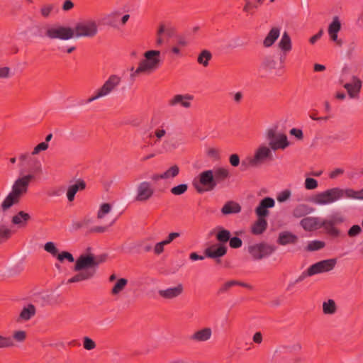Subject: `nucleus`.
<instances>
[{
	"instance_id": "nucleus-1",
	"label": "nucleus",
	"mask_w": 363,
	"mask_h": 363,
	"mask_svg": "<svg viewBox=\"0 0 363 363\" xmlns=\"http://www.w3.org/2000/svg\"><path fill=\"white\" fill-rule=\"evenodd\" d=\"M44 250L56 258L60 263L74 262L73 270L79 273L68 279L67 283L80 282L92 279L99 265L106 259V255L96 256L92 253H83L74 260L72 254L67 251H60L53 242H48L44 245Z\"/></svg>"
},
{
	"instance_id": "nucleus-2",
	"label": "nucleus",
	"mask_w": 363,
	"mask_h": 363,
	"mask_svg": "<svg viewBox=\"0 0 363 363\" xmlns=\"http://www.w3.org/2000/svg\"><path fill=\"white\" fill-rule=\"evenodd\" d=\"M34 179L31 174H21L13 182L10 191L0 203V211H9L13 206L18 205L22 198L28 192L29 186Z\"/></svg>"
},
{
	"instance_id": "nucleus-3",
	"label": "nucleus",
	"mask_w": 363,
	"mask_h": 363,
	"mask_svg": "<svg viewBox=\"0 0 363 363\" xmlns=\"http://www.w3.org/2000/svg\"><path fill=\"white\" fill-rule=\"evenodd\" d=\"M162 62L161 52L157 50H150L144 52L143 58L139 62L136 69H130V78L135 79L141 74H151L155 72Z\"/></svg>"
},
{
	"instance_id": "nucleus-4",
	"label": "nucleus",
	"mask_w": 363,
	"mask_h": 363,
	"mask_svg": "<svg viewBox=\"0 0 363 363\" xmlns=\"http://www.w3.org/2000/svg\"><path fill=\"white\" fill-rule=\"evenodd\" d=\"M345 198V189L333 187L319 191L310 198V201L318 206H328Z\"/></svg>"
},
{
	"instance_id": "nucleus-5",
	"label": "nucleus",
	"mask_w": 363,
	"mask_h": 363,
	"mask_svg": "<svg viewBox=\"0 0 363 363\" xmlns=\"http://www.w3.org/2000/svg\"><path fill=\"white\" fill-rule=\"evenodd\" d=\"M72 30L74 38H92L99 32V24L93 18L83 19L76 23Z\"/></svg>"
},
{
	"instance_id": "nucleus-6",
	"label": "nucleus",
	"mask_w": 363,
	"mask_h": 363,
	"mask_svg": "<svg viewBox=\"0 0 363 363\" xmlns=\"http://www.w3.org/2000/svg\"><path fill=\"white\" fill-rule=\"evenodd\" d=\"M121 82V78L116 74H111L104 82L103 85L96 89L94 94L87 99L88 103L109 95L117 89Z\"/></svg>"
},
{
	"instance_id": "nucleus-7",
	"label": "nucleus",
	"mask_w": 363,
	"mask_h": 363,
	"mask_svg": "<svg viewBox=\"0 0 363 363\" xmlns=\"http://www.w3.org/2000/svg\"><path fill=\"white\" fill-rule=\"evenodd\" d=\"M153 135L155 138L154 145H160V152H169L175 149V145L172 141L167 138L168 136V128L164 125H162L156 128L153 131Z\"/></svg>"
},
{
	"instance_id": "nucleus-8",
	"label": "nucleus",
	"mask_w": 363,
	"mask_h": 363,
	"mask_svg": "<svg viewBox=\"0 0 363 363\" xmlns=\"http://www.w3.org/2000/svg\"><path fill=\"white\" fill-rule=\"evenodd\" d=\"M193 184L199 193L213 190L217 184L213 170L208 169L201 172Z\"/></svg>"
},
{
	"instance_id": "nucleus-9",
	"label": "nucleus",
	"mask_w": 363,
	"mask_h": 363,
	"mask_svg": "<svg viewBox=\"0 0 363 363\" xmlns=\"http://www.w3.org/2000/svg\"><path fill=\"white\" fill-rule=\"evenodd\" d=\"M275 250L274 246L266 242L254 243L247 247L248 253L255 260H260L270 256Z\"/></svg>"
},
{
	"instance_id": "nucleus-10",
	"label": "nucleus",
	"mask_w": 363,
	"mask_h": 363,
	"mask_svg": "<svg viewBox=\"0 0 363 363\" xmlns=\"http://www.w3.org/2000/svg\"><path fill=\"white\" fill-rule=\"evenodd\" d=\"M155 194V188L150 182L144 180L139 182L135 187V200L145 203L150 200Z\"/></svg>"
},
{
	"instance_id": "nucleus-11",
	"label": "nucleus",
	"mask_w": 363,
	"mask_h": 363,
	"mask_svg": "<svg viewBox=\"0 0 363 363\" xmlns=\"http://www.w3.org/2000/svg\"><path fill=\"white\" fill-rule=\"evenodd\" d=\"M266 138L269 141V146L274 151L284 150L290 145L288 138L285 134L276 133L272 129L267 132Z\"/></svg>"
},
{
	"instance_id": "nucleus-12",
	"label": "nucleus",
	"mask_w": 363,
	"mask_h": 363,
	"mask_svg": "<svg viewBox=\"0 0 363 363\" xmlns=\"http://www.w3.org/2000/svg\"><path fill=\"white\" fill-rule=\"evenodd\" d=\"M272 149L264 143L259 145L254 152L252 157L247 158L248 164L251 167H257L271 157Z\"/></svg>"
},
{
	"instance_id": "nucleus-13",
	"label": "nucleus",
	"mask_w": 363,
	"mask_h": 363,
	"mask_svg": "<svg viewBox=\"0 0 363 363\" xmlns=\"http://www.w3.org/2000/svg\"><path fill=\"white\" fill-rule=\"evenodd\" d=\"M72 28L69 26H56L47 29L46 36L50 39L68 40L74 38Z\"/></svg>"
},
{
	"instance_id": "nucleus-14",
	"label": "nucleus",
	"mask_w": 363,
	"mask_h": 363,
	"mask_svg": "<svg viewBox=\"0 0 363 363\" xmlns=\"http://www.w3.org/2000/svg\"><path fill=\"white\" fill-rule=\"evenodd\" d=\"M362 81L357 75H352L349 82H346L343 87L351 99H359L362 88Z\"/></svg>"
},
{
	"instance_id": "nucleus-15",
	"label": "nucleus",
	"mask_w": 363,
	"mask_h": 363,
	"mask_svg": "<svg viewBox=\"0 0 363 363\" xmlns=\"http://www.w3.org/2000/svg\"><path fill=\"white\" fill-rule=\"evenodd\" d=\"M336 264V259H328L320 261L312 264L307 269V275L313 276L315 274L328 272L331 271Z\"/></svg>"
},
{
	"instance_id": "nucleus-16",
	"label": "nucleus",
	"mask_w": 363,
	"mask_h": 363,
	"mask_svg": "<svg viewBox=\"0 0 363 363\" xmlns=\"http://www.w3.org/2000/svg\"><path fill=\"white\" fill-rule=\"evenodd\" d=\"M300 225L306 232H314L326 225V220L317 216H308L302 218Z\"/></svg>"
},
{
	"instance_id": "nucleus-17",
	"label": "nucleus",
	"mask_w": 363,
	"mask_h": 363,
	"mask_svg": "<svg viewBox=\"0 0 363 363\" xmlns=\"http://www.w3.org/2000/svg\"><path fill=\"white\" fill-rule=\"evenodd\" d=\"M342 23L337 16H333L332 21L328 26V34L330 40L338 46H342L343 41L339 38L338 33L341 30Z\"/></svg>"
},
{
	"instance_id": "nucleus-18",
	"label": "nucleus",
	"mask_w": 363,
	"mask_h": 363,
	"mask_svg": "<svg viewBox=\"0 0 363 363\" xmlns=\"http://www.w3.org/2000/svg\"><path fill=\"white\" fill-rule=\"evenodd\" d=\"M184 291V285L179 283L174 286L159 290L160 297L166 300H172L181 296Z\"/></svg>"
},
{
	"instance_id": "nucleus-19",
	"label": "nucleus",
	"mask_w": 363,
	"mask_h": 363,
	"mask_svg": "<svg viewBox=\"0 0 363 363\" xmlns=\"http://www.w3.org/2000/svg\"><path fill=\"white\" fill-rule=\"evenodd\" d=\"M213 331L209 327L201 328L195 330L189 337V340L194 342H205L212 337Z\"/></svg>"
},
{
	"instance_id": "nucleus-20",
	"label": "nucleus",
	"mask_w": 363,
	"mask_h": 363,
	"mask_svg": "<svg viewBox=\"0 0 363 363\" xmlns=\"http://www.w3.org/2000/svg\"><path fill=\"white\" fill-rule=\"evenodd\" d=\"M194 96L189 94H176L169 101L171 106L179 105L184 108H190L191 107Z\"/></svg>"
},
{
	"instance_id": "nucleus-21",
	"label": "nucleus",
	"mask_w": 363,
	"mask_h": 363,
	"mask_svg": "<svg viewBox=\"0 0 363 363\" xmlns=\"http://www.w3.org/2000/svg\"><path fill=\"white\" fill-rule=\"evenodd\" d=\"M275 201L271 197H265L260 201L255 208V213L257 217L265 218L269 215V209L274 207Z\"/></svg>"
},
{
	"instance_id": "nucleus-22",
	"label": "nucleus",
	"mask_w": 363,
	"mask_h": 363,
	"mask_svg": "<svg viewBox=\"0 0 363 363\" xmlns=\"http://www.w3.org/2000/svg\"><path fill=\"white\" fill-rule=\"evenodd\" d=\"M281 35V28L277 26L272 27L262 40L263 48L268 49L272 48L279 39Z\"/></svg>"
},
{
	"instance_id": "nucleus-23",
	"label": "nucleus",
	"mask_w": 363,
	"mask_h": 363,
	"mask_svg": "<svg viewBox=\"0 0 363 363\" xmlns=\"http://www.w3.org/2000/svg\"><path fill=\"white\" fill-rule=\"evenodd\" d=\"M277 48L281 54L287 55L293 50V42L289 34L284 31L278 41Z\"/></svg>"
},
{
	"instance_id": "nucleus-24",
	"label": "nucleus",
	"mask_w": 363,
	"mask_h": 363,
	"mask_svg": "<svg viewBox=\"0 0 363 363\" xmlns=\"http://www.w3.org/2000/svg\"><path fill=\"white\" fill-rule=\"evenodd\" d=\"M31 215L26 212L25 211L21 210L17 211L11 217V223L18 228H25L31 220Z\"/></svg>"
},
{
	"instance_id": "nucleus-25",
	"label": "nucleus",
	"mask_w": 363,
	"mask_h": 363,
	"mask_svg": "<svg viewBox=\"0 0 363 363\" xmlns=\"http://www.w3.org/2000/svg\"><path fill=\"white\" fill-rule=\"evenodd\" d=\"M188 44V40L185 37H177L175 43L173 44L169 49L170 54L174 57H182L184 56L183 50Z\"/></svg>"
},
{
	"instance_id": "nucleus-26",
	"label": "nucleus",
	"mask_w": 363,
	"mask_h": 363,
	"mask_svg": "<svg viewBox=\"0 0 363 363\" xmlns=\"http://www.w3.org/2000/svg\"><path fill=\"white\" fill-rule=\"evenodd\" d=\"M86 188V183L82 179H77L72 182L67 187L66 196L69 202L74 199L75 194L80 191H83Z\"/></svg>"
},
{
	"instance_id": "nucleus-27",
	"label": "nucleus",
	"mask_w": 363,
	"mask_h": 363,
	"mask_svg": "<svg viewBox=\"0 0 363 363\" xmlns=\"http://www.w3.org/2000/svg\"><path fill=\"white\" fill-rule=\"evenodd\" d=\"M227 251L226 247L221 244H216L208 247L205 253L208 257L210 258H219L225 255Z\"/></svg>"
},
{
	"instance_id": "nucleus-28",
	"label": "nucleus",
	"mask_w": 363,
	"mask_h": 363,
	"mask_svg": "<svg viewBox=\"0 0 363 363\" xmlns=\"http://www.w3.org/2000/svg\"><path fill=\"white\" fill-rule=\"evenodd\" d=\"M345 220L342 216L339 213L334 214L330 220H326V225L325 228L328 232L333 235H338L339 231L333 227L334 225L343 223Z\"/></svg>"
},
{
	"instance_id": "nucleus-29",
	"label": "nucleus",
	"mask_w": 363,
	"mask_h": 363,
	"mask_svg": "<svg viewBox=\"0 0 363 363\" xmlns=\"http://www.w3.org/2000/svg\"><path fill=\"white\" fill-rule=\"evenodd\" d=\"M128 281L125 278H119L114 282L111 289V294L113 297H118L126 289Z\"/></svg>"
},
{
	"instance_id": "nucleus-30",
	"label": "nucleus",
	"mask_w": 363,
	"mask_h": 363,
	"mask_svg": "<svg viewBox=\"0 0 363 363\" xmlns=\"http://www.w3.org/2000/svg\"><path fill=\"white\" fill-rule=\"evenodd\" d=\"M277 241L281 245L296 244L298 241V237L291 232L283 231L279 233Z\"/></svg>"
},
{
	"instance_id": "nucleus-31",
	"label": "nucleus",
	"mask_w": 363,
	"mask_h": 363,
	"mask_svg": "<svg viewBox=\"0 0 363 363\" xmlns=\"http://www.w3.org/2000/svg\"><path fill=\"white\" fill-rule=\"evenodd\" d=\"M313 208L306 203H300L293 209L292 215L294 218H298L311 213Z\"/></svg>"
},
{
	"instance_id": "nucleus-32",
	"label": "nucleus",
	"mask_w": 363,
	"mask_h": 363,
	"mask_svg": "<svg viewBox=\"0 0 363 363\" xmlns=\"http://www.w3.org/2000/svg\"><path fill=\"white\" fill-rule=\"evenodd\" d=\"M267 227V222L265 218L257 217V220L251 227V232L254 235H261Z\"/></svg>"
},
{
	"instance_id": "nucleus-33",
	"label": "nucleus",
	"mask_w": 363,
	"mask_h": 363,
	"mask_svg": "<svg viewBox=\"0 0 363 363\" xmlns=\"http://www.w3.org/2000/svg\"><path fill=\"white\" fill-rule=\"evenodd\" d=\"M35 314V308L33 305H28L25 306L21 311L18 320L21 322L27 321L33 318Z\"/></svg>"
},
{
	"instance_id": "nucleus-34",
	"label": "nucleus",
	"mask_w": 363,
	"mask_h": 363,
	"mask_svg": "<svg viewBox=\"0 0 363 363\" xmlns=\"http://www.w3.org/2000/svg\"><path fill=\"white\" fill-rule=\"evenodd\" d=\"M322 308L323 314L327 315H333L337 311V304L333 299H328L323 301Z\"/></svg>"
},
{
	"instance_id": "nucleus-35",
	"label": "nucleus",
	"mask_w": 363,
	"mask_h": 363,
	"mask_svg": "<svg viewBox=\"0 0 363 363\" xmlns=\"http://www.w3.org/2000/svg\"><path fill=\"white\" fill-rule=\"evenodd\" d=\"M6 337L9 338L12 342V345L10 347L16 346L17 344H20L23 342L26 337L27 333L26 331L22 330H15L12 334V337L5 336Z\"/></svg>"
},
{
	"instance_id": "nucleus-36",
	"label": "nucleus",
	"mask_w": 363,
	"mask_h": 363,
	"mask_svg": "<svg viewBox=\"0 0 363 363\" xmlns=\"http://www.w3.org/2000/svg\"><path fill=\"white\" fill-rule=\"evenodd\" d=\"M157 29L160 31V33L164 35V38L168 40L173 37L175 33V30L173 26H172L168 23H161L158 25Z\"/></svg>"
},
{
	"instance_id": "nucleus-37",
	"label": "nucleus",
	"mask_w": 363,
	"mask_h": 363,
	"mask_svg": "<svg viewBox=\"0 0 363 363\" xmlns=\"http://www.w3.org/2000/svg\"><path fill=\"white\" fill-rule=\"evenodd\" d=\"M241 211V206L239 203L233 201L226 203L222 208L221 212L225 214L238 213Z\"/></svg>"
},
{
	"instance_id": "nucleus-38",
	"label": "nucleus",
	"mask_w": 363,
	"mask_h": 363,
	"mask_svg": "<svg viewBox=\"0 0 363 363\" xmlns=\"http://www.w3.org/2000/svg\"><path fill=\"white\" fill-rule=\"evenodd\" d=\"M112 206L111 204L104 203L100 205L97 211V219L100 221H104L111 213Z\"/></svg>"
},
{
	"instance_id": "nucleus-39",
	"label": "nucleus",
	"mask_w": 363,
	"mask_h": 363,
	"mask_svg": "<svg viewBox=\"0 0 363 363\" xmlns=\"http://www.w3.org/2000/svg\"><path fill=\"white\" fill-rule=\"evenodd\" d=\"M212 58V54L207 50H202L198 55L197 62L203 67H207Z\"/></svg>"
},
{
	"instance_id": "nucleus-40",
	"label": "nucleus",
	"mask_w": 363,
	"mask_h": 363,
	"mask_svg": "<svg viewBox=\"0 0 363 363\" xmlns=\"http://www.w3.org/2000/svg\"><path fill=\"white\" fill-rule=\"evenodd\" d=\"M212 170L214 174V179L216 182L218 180H223L228 178L230 175L229 170L226 167H216Z\"/></svg>"
},
{
	"instance_id": "nucleus-41",
	"label": "nucleus",
	"mask_w": 363,
	"mask_h": 363,
	"mask_svg": "<svg viewBox=\"0 0 363 363\" xmlns=\"http://www.w3.org/2000/svg\"><path fill=\"white\" fill-rule=\"evenodd\" d=\"M345 198L354 200H363V188L356 191L351 188H345Z\"/></svg>"
},
{
	"instance_id": "nucleus-42",
	"label": "nucleus",
	"mask_w": 363,
	"mask_h": 363,
	"mask_svg": "<svg viewBox=\"0 0 363 363\" xmlns=\"http://www.w3.org/2000/svg\"><path fill=\"white\" fill-rule=\"evenodd\" d=\"M277 65L276 60L270 56L266 57L262 62L261 67L267 71L275 69Z\"/></svg>"
},
{
	"instance_id": "nucleus-43",
	"label": "nucleus",
	"mask_w": 363,
	"mask_h": 363,
	"mask_svg": "<svg viewBox=\"0 0 363 363\" xmlns=\"http://www.w3.org/2000/svg\"><path fill=\"white\" fill-rule=\"evenodd\" d=\"M179 173V167L174 164L166 169L163 174L164 180H172Z\"/></svg>"
},
{
	"instance_id": "nucleus-44",
	"label": "nucleus",
	"mask_w": 363,
	"mask_h": 363,
	"mask_svg": "<svg viewBox=\"0 0 363 363\" xmlns=\"http://www.w3.org/2000/svg\"><path fill=\"white\" fill-rule=\"evenodd\" d=\"M325 246V243L323 240H314L309 241L306 246V250L308 252H313L321 250L324 248Z\"/></svg>"
},
{
	"instance_id": "nucleus-45",
	"label": "nucleus",
	"mask_w": 363,
	"mask_h": 363,
	"mask_svg": "<svg viewBox=\"0 0 363 363\" xmlns=\"http://www.w3.org/2000/svg\"><path fill=\"white\" fill-rule=\"evenodd\" d=\"M234 286H242L249 288V289L252 288V286L250 284H247L246 283L240 282V281H238L235 280H230V281H228L224 283L221 286V287L220 289V291L225 292V291H228L230 288H231Z\"/></svg>"
},
{
	"instance_id": "nucleus-46",
	"label": "nucleus",
	"mask_w": 363,
	"mask_h": 363,
	"mask_svg": "<svg viewBox=\"0 0 363 363\" xmlns=\"http://www.w3.org/2000/svg\"><path fill=\"white\" fill-rule=\"evenodd\" d=\"M230 233L229 230L219 228L216 234V238L218 241L226 242L230 240Z\"/></svg>"
},
{
	"instance_id": "nucleus-47",
	"label": "nucleus",
	"mask_w": 363,
	"mask_h": 363,
	"mask_svg": "<svg viewBox=\"0 0 363 363\" xmlns=\"http://www.w3.org/2000/svg\"><path fill=\"white\" fill-rule=\"evenodd\" d=\"M120 16L119 11H113L107 13L105 18L108 21V24L111 26H116L118 16Z\"/></svg>"
},
{
	"instance_id": "nucleus-48",
	"label": "nucleus",
	"mask_w": 363,
	"mask_h": 363,
	"mask_svg": "<svg viewBox=\"0 0 363 363\" xmlns=\"http://www.w3.org/2000/svg\"><path fill=\"white\" fill-rule=\"evenodd\" d=\"M54 9V5L52 4L43 5L40 9V13L44 18H49Z\"/></svg>"
},
{
	"instance_id": "nucleus-49",
	"label": "nucleus",
	"mask_w": 363,
	"mask_h": 363,
	"mask_svg": "<svg viewBox=\"0 0 363 363\" xmlns=\"http://www.w3.org/2000/svg\"><path fill=\"white\" fill-rule=\"evenodd\" d=\"M188 189V185L186 184H181L170 189V192L174 196H179L184 194Z\"/></svg>"
},
{
	"instance_id": "nucleus-50",
	"label": "nucleus",
	"mask_w": 363,
	"mask_h": 363,
	"mask_svg": "<svg viewBox=\"0 0 363 363\" xmlns=\"http://www.w3.org/2000/svg\"><path fill=\"white\" fill-rule=\"evenodd\" d=\"M318 186V182L312 177H306L304 182V187L306 190H315Z\"/></svg>"
},
{
	"instance_id": "nucleus-51",
	"label": "nucleus",
	"mask_w": 363,
	"mask_h": 363,
	"mask_svg": "<svg viewBox=\"0 0 363 363\" xmlns=\"http://www.w3.org/2000/svg\"><path fill=\"white\" fill-rule=\"evenodd\" d=\"M49 148V144L47 142H42L34 147L31 155L35 156L39 155L41 152H45Z\"/></svg>"
},
{
	"instance_id": "nucleus-52",
	"label": "nucleus",
	"mask_w": 363,
	"mask_h": 363,
	"mask_svg": "<svg viewBox=\"0 0 363 363\" xmlns=\"http://www.w3.org/2000/svg\"><path fill=\"white\" fill-rule=\"evenodd\" d=\"M291 196V191L289 189H284L280 191L277 196V200L279 203L285 202L290 199Z\"/></svg>"
},
{
	"instance_id": "nucleus-53",
	"label": "nucleus",
	"mask_w": 363,
	"mask_h": 363,
	"mask_svg": "<svg viewBox=\"0 0 363 363\" xmlns=\"http://www.w3.org/2000/svg\"><path fill=\"white\" fill-rule=\"evenodd\" d=\"M83 346L86 350H92L96 348V342L89 337H84L83 338Z\"/></svg>"
},
{
	"instance_id": "nucleus-54",
	"label": "nucleus",
	"mask_w": 363,
	"mask_h": 363,
	"mask_svg": "<svg viewBox=\"0 0 363 363\" xmlns=\"http://www.w3.org/2000/svg\"><path fill=\"white\" fill-rule=\"evenodd\" d=\"M164 243L161 240L155 244L152 248V252L155 255H160L164 252Z\"/></svg>"
},
{
	"instance_id": "nucleus-55",
	"label": "nucleus",
	"mask_w": 363,
	"mask_h": 363,
	"mask_svg": "<svg viewBox=\"0 0 363 363\" xmlns=\"http://www.w3.org/2000/svg\"><path fill=\"white\" fill-rule=\"evenodd\" d=\"M167 40L164 38V35H162L160 31L157 28L156 35H155V44L157 46L163 45Z\"/></svg>"
},
{
	"instance_id": "nucleus-56",
	"label": "nucleus",
	"mask_w": 363,
	"mask_h": 363,
	"mask_svg": "<svg viewBox=\"0 0 363 363\" xmlns=\"http://www.w3.org/2000/svg\"><path fill=\"white\" fill-rule=\"evenodd\" d=\"M11 230L6 227L0 228V243L11 236Z\"/></svg>"
},
{
	"instance_id": "nucleus-57",
	"label": "nucleus",
	"mask_w": 363,
	"mask_h": 363,
	"mask_svg": "<svg viewBox=\"0 0 363 363\" xmlns=\"http://www.w3.org/2000/svg\"><path fill=\"white\" fill-rule=\"evenodd\" d=\"M11 77V71L9 67L0 66V79H9Z\"/></svg>"
},
{
	"instance_id": "nucleus-58",
	"label": "nucleus",
	"mask_w": 363,
	"mask_h": 363,
	"mask_svg": "<svg viewBox=\"0 0 363 363\" xmlns=\"http://www.w3.org/2000/svg\"><path fill=\"white\" fill-rule=\"evenodd\" d=\"M12 345L11 340L0 334V349L9 348Z\"/></svg>"
},
{
	"instance_id": "nucleus-59",
	"label": "nucleus",
	"mask_w": 363,
	"mask_h": 363,
	"mask_svg": "<svg viewBox=\"0 0 363 363\" xmlns=\"http://www.w3.org/2000/svg\"><path fill=\"white\" fill-rule=\"evenodd\" d=\"M180 236V233L177 232H172L169 233L165 239L162 240L165 245H169L174 239Z\"/></svg>"
},
{
	"instance_id": "nucleus-60",
	"label": "nucleus",
	"mask_w": 363,
	"mask_h": 363,
	"mask_svg": "<svg viewBox=\"0 0 363 363\" xmlns=\"http://www.w3.org/2000/svg\"><path fill=\"white\" fill-rule=\"evenodd\" d=\"M206 155L211 158L218 159L220 156V151L218 149L215 147H208L206 150Z\"/></svg>"
},
{
	"instance_id": "nucleus-61",
	"label": "nucleus",
	"mask_w": 363,
	"mask_h": 363,
	"mask_svg": "<svg viewBox=\"0 0 363 363\" xmlns=\"http://www.w3.org/2000/svg\"><path fill=\"white\" fill-rule=\"evenodd\" d=\"M345 171L342 168H335L329 173V177L331 179H335L337 177L342 176Z\"/></svg>"
},
{
	"instance_id": "nucleus-62",
	"label": "nucleus",
	"mask_w": 363,
	"mask_h": 363,
	"mask_svg": "<svg viewBox=\"0 0 363 363\" xmlns=\"http://www.w3.org/2000/svg\"><path fill=\"white\" fill-rule=\"evenodd\" d=\"M362 231V228L358 225H352L348 230V235L350 237H354L358 235Z\"/></svg>"
},
{
	"instance_id": "nucleus-63",
	"label": "nucleus",
	"mask_w": 363,
	"mask_h": 363,
	"mask_svg": "<svg viewBox=\"0 0 363 363\" xmlns=\"http://www.w3.org/2000/svg\"><path fill=\"white\" fill-rule=\"evenodd\" d=\"M229 242L230 246L232 248H239L242 246V244L241 239L238 237H233L232 238H230Z\"/></svg>"
},
{
	"instance_id": "nucleus-64",
	"label": "nucleus",
	"mask_w": 363,
	"mask_h": 363,
	"mask_svg": "<svg viewBox=\"0 0 363 363\" xmlns=\"http://www.w3.org/2000/svg\"><path fill=\"white\" fill-rule=\"evenodd\" d=\"M229 162L233 167H238L240 164V157L237 154H232L229 157Z\"/></svg>"
}]
</instances>
